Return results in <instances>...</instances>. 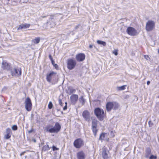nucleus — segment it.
Returning a JSON list of instances; mask_svg holds the SVG:
<instances>
[{"label": "nucleus", "instance_id": "1", "mask_svg": "<svg viewBox=\"0 0 159 159\" xmlns=\"http://www.w3.org/2000/svg\"><path fill=\"white\" fill-rule=\"evenodd\" d=\"M94 114L100 121H102L106 117V113L102 109L96 108L94 110Z\"/></svg>", "mask_w": 159, "mask_h": 159}, {"label": "nucleus", "instance_id": "2", "mask_svg": "<svg viewBox=\"0 0 159 159\" xmlns=\"http://www.w3.org/2000/svg\"><path fill=\"white\" fill-rule=\"evenodd\" d=\"M119 107L118 103L116 102H108L106 104V109L107 111L109 112L112 109L116 110L118 109Z\"/></svg>", "mask_w": 159, "mask_h": 159}, {"label": "nucleus", "instance_id": "3", "mask_svg": "<svg viewBox=\"0 0 159 159\" xmlns=\"http://www.w3.org/2000/svg\"><path fill=\"white\" fill-rule=\"evenodd\" d=\"M49 126H47L46 127V130L47 131L50 133H57L60 131L61 129V125L60 124L57 122L55 123L54 126L51 128H49Z\"/></svg>", "mask_w": 159, "mask_h": 159}, {"label": "nucleus", "instance_id": "4", "mask_svg": "<svg viewBox=\"0 0 159 159\" xmlns=\"http://www.w3.org/2000/svg\"><path fill=\"white\" fill-rule=\"evenodd\" d=\"M11 75L14 77H19L21 75V69L17 66H15L10 69Z\"/></svg>", "mask_w": 159, "mask_h": 159}, {"label": "nucleus", "instance_id": "5", "mask_svg": "<svg viewBox=\"0 0 159 159\" xmlns=\"http://www.w3.org/2000/svg\"><path fill=\"white\" fill-rule=\"evenodd\" d=\"M76 61L72 58H69L67 61V67L69 70H72L75 68L76 65Z\"/></svg>", "mask_w": 159, "mask_h": 159}, {"label": "nucleus", "instance_id": "6", "mask_svg": "<svg viewBox=\"0 0 159 159\" xmlns=\"http://www.w3.org/2000/svg\"><path fill=\"white\" fill-rule=\"evenodd\" d=\"M98 121L96 118L93 119L92 124V129L94 136L96 137L98 129H97Z\"/></svg>", "mask_w": 159, "mask_h": 159}, {"label": "nucleus", "instance_id": "7", "mask_svg": "<svg viewBox=\"0 0 159 159\" xmlns=\"http://www.w3.org/2000/svg\"><path fill=\"white\" fill-rule=\"evenodd\" d=\"M83 140L81 138H78L75 139L74 143V146L76 148H80L84 145Z\"/></svg>", "mask_w": 159, "mask_h": 159}, {"label": "nucleus", "instance_id": "8", "mask_svg": "<svg viewBox=\"0 0 159 159\" xmlns=\"http://www.w3.org/2000/svg\"><path fill=\"white\" fill-rule=\"evenodd\" d=\"M25 107L26 110L28 111H31L32 109V105L30 99L27 97L25 101Z\"/></svg>", "mask_w": 159, "mask_h": 159}, {"label": "nucleus", "instance_id": "9", "mask_svg": "<svg viewBox=\"0 0 159 159\" xmlns=\"http://www.w3.org/2000/svg\"><path fill=\"white\" fill-rule=\"evenodd\" d=\"M155 27V23L152 20H148L146 24V30L147 31L152 30Z\"/></svg>", "mask_w": 159, "mask_h": 159}, {"label": "nucleus", "instance_id": "10", "mask_svg": "<svg viewBox=\"0 0 159 159\" xmlns=\"http://www.w3.org/2000/svg\"><path fill=\"white\" fill-rule=\"evenodd\" d=\"M127 33L131 36H134L137 35L138 33L134 28L132 27H129L126 30Z\"/></svg>", "mask_w": 159, "mask_h": 159}, {"label": "nucleus", "instance_id": "11", "mask_svg": "<svg viewBox=\"0 0 159 159\" xmlns=\"http://www.w3.org/2000/svg\"><path fill=\"white\" fill-rule=\"evenodd\" d=\"M109 151L107 150L106 148L105 147L102 148V154L103 159H110L111 156L109 155Z\"/></svg>", "mask_w": 159, "mask_h": 159}, {"label": "nucleus", "instance_id": "12", "mask_svg": "<svg viewBox=\"0 0 159 159\" xmlns=\"http://www.w3.org/2000/svg\"><path fill=\"white\" fill-rule=\"evenodd\" d=\"M85 55L84 53H80L77 54L75 56V59L78 62L84 61L85 58Z\"/></svg>", "mask_w": 159, "mask_h": 159}, {"label": "nucleus", "instance_id": "13", "mask_svg": "<svg viewBox=\"0 0 159 159\" xmlns=\"http://www.w3.org/2000/svg\"><path fill=\"white\" fill-rule=\"evenodd\" d=\"M79 97L76 94H72L70 97V101L71 104L75 105L77 103Z\"/></svg>", "mask_w": 159, "mask_h": 159}, {"label": "nucleus", "instance_id": "14", "mask_svg": "<svg viewBox=\"0 0 159 159\" xmlns=\"http://www.w3.org/2000/svg\"><path fill=\"white\" fill-rule=\"evenodd\" d=\"M57 74L56 72L53 71H51L50 73H48L46 75V80L49 83L51 82L52 77Z\"/></svg>", "mask_w": 159, "mask_h": 159}, {"label": "nucleus", "instance_id": "15", "mask_svg": "<svg viewBox=\"0 0 159 159\" xmlns=\"http://www.w3.org/2000/svg\"><path fill=\"white\" fill-rule=\"evenodd\" d=\"M76 157L77 159H85L86 155L83 150L80 151L76 153Z\"/></svg>", "mask_w": 159, "mask_h": 159}, {"label": "nucleus", "instance_id": "16", "mask_svg": "<svg viewBox=\"0 0 159 159\" xmlns=\"http://www.w3.org/2000/svg\"><path fill=\"white\" fill-rule=\"evenodd\" d=\"M82 116L83 118L86 121H89L90 118V114L88 110H84L82 113Z\"/></svg>", "mask_w": 159, "mask_h": 159}, {"label": "nucleus", "instance_id": "17", "mask_svg": "<svg viewBox=\"0 0 159 159\" xmlns=\"http://www.w3.org/2000/svg\"><path fill=\"white\" fill-rule=\"evenodd\" d=\"M11 67V64L5 61H3L2 62V68L4 70H8L10 69Z\"/></svg>", "mask_w": 159, "mask_h": 159}, {"label": "nucleus", "instance_id": "18", "mask_svg": "<svg viewBox=\"0 0 159 159\" xmlns=\"http://www.w3.org/2000/svg\"><path fill=\"white\" fill-rule=\"evenodd\" d=\"M6 134L4 135V138L7 139L10 138L12 134V132L11 129L8 128L6 129Z\"/></svg>", "mask_w": 159, "mask_h": 159}, {"label": "nucleus", "instance_id": "19", "mask_svg": "<svg viewBox=\"0 0 159 159\" xmlns=\"http://www.w3.org/2000/svg\"><path fill=\"white\" fill-rule=\"evenodd\" d=\"M30 26V24L26 23L25 24H22L19 26L17 30H20L22 29H26L29 28Z\"/></svg>", "mask_w": 159, "mask_h": 159}, {"label": "nucleus", "instance_id": "20", "mask_svg": "<svg viewBox=\"0 0 159 159\" xmlns=\"http://www.w3.org/2000/svg\"><path fill=\"white\" fill-rule=\"evenodd\" d=\"M145 157L146 158L149 157V155L151 153V150L150 148H147L145 150Z\"/></svg>", "mask_w": 159, "mask_h": 159}, {"label": "nucleus", "instance_id": "21", "mask_svg": "<svg viewBox=\"0 0 159 159\" xmlns=\"http://www.w3.org/2000/svg\"><path fill=\"white\" fill-rule=\"evenodd\" d=\"M85 101V99L84 98L83 96H81L79 98V102L82 105H84Z\"/></svg>", "mask_w": 159, "mask_h": 159}, {"label": "nucleus", "instance_id": "22", "mask_svg": "<svg viewBox=\"0 0 159 159\" xmlns=\"http://www.w3.org/2000/svg\"><path fill=\"white\" fill-rule=\"evenodd\" d=\"M40 39L39 37H37L33 39L32 41L34 44H38L39 43Z\"/></svg>", "mask_w": 159, "mask_h": 159}, {"label": "nucleus", "instance_id": "23", "mask_svg": "<svg viewBox=\"0 0 159 159\" xmlns=\"http://www.w3.org/2000/svg\"><path fill=\"white\" fill-rule=\"evenodd\" d=\"M50 148L49 147V146L48 144L45 145L43 146L42 148V150L43 151H45L47 150H49Z\"/></svg>", "mask_w": 159, "mask_h": 159}, {"label": "nucleus", "instance_id": "24", "mask_svg": "<svg viewBox=\"0 0 159 159\" xmlns=\"http://www.w3.org/2000/svg\"><path fill=\"white\" fill-rule=\"evenodd\" d=\"M126 86V85H123L120 87H117V88L119 91L123 90L125 89V87Z\"/></svg>", "mask_w": 159, "mask_h": 159}, {"label": "nucleus", "instance_id": "25", "mask_svg": "<svg viewBox=\"0 0 159 159\" xmlns=\"http://www.w3.org/2000/svg\"><path fill=\"white\" fill-rule=\"evenodd\" d=\"M97 43L99 44H102L104 46H105L106 44L105 42L99 40H98L97 41Z\"/></svg>", "mask_w": 159, "mask_h": 159}, {"label": "nucleus", "instance_id": "26", "mask_svg": "<svg viewBox=\"0 0 159 159\" xmlns=\"http://www.w3.org/2000/svg\"><path fill=\"white\" fill-rule=\"evenodd\" d=\"M106 133H102L100 136L99 139L101 140H102L105 137V134Z\"/></svg>", "mask_w": 159, "mask_h": 159}, {"label": "nucleus", "instance_id": "27", "mask_svg": "<svg viewBox=\"0 0 159 159\" xmlns=\"http://www.w3.org/2000/svg\"><path fill=\"white\" fill-rule=\"evenodd\" d=\"M68 90L69 91L70 93H75L76 91V90L75 89L70 87H69L68 88Z\"/></svg>", "mask_w": 159, "mask_h": 159}, {"label": "nucleus", "instance_id": "28", "mask_svg": "<svg viewBox=\"0 0 159 159\" xmlns=\"http://www.w3.org/2000/svg\"><path fill=\"white\" fill-rule=\"evenodd\" d=\"M149 158V159H157V157L156 155L154 156L153 155H151Z\"/></svg>", "mask_w": 159, "mask_h": 159}, {"label": "nucleus", "instance_id": "29", "mask_svg": "<svg viewBox=\"0 0 159 159\" xmlns=\"http://www.w3.org/2000/svg\"><path fill=\"white\" fill-rule=\"evenodd\" d=\"M53 107V104L51 102H49L48 105V108L49 109H51Z\"/></svg>", "mask_w": 159, "mask_h": 159}, {"label": "nucleus", "instance_id": "30", "mask_svg": "<svg viewBox=\"0 0 159 159\" xmlns=\"http://www.w3.org/2000/svg\"><path fill=\"white\" fill-rule=\"evenodd\" d=\"M115 131H111L110 132V135L111 137L113 138L115 136Z\"/></svg>", "mask_w": 159, "mask_h": 159}, {"label": "nucleus", "instance_id": "31", "mask_svg": "<svg viewBox=\"0 0 159 159\" xmlns=\"http://www.w3.org/2000/svg\"><path fill=\"white\" fill-rule=\"evenodd\" d=\"M12 129L13 130H16L17 129V126L16 125H14L12 126Z\"/></svg>", "mask_w": 159, "mask_h": 159}, {"label": "nucleus", "instance_id": "32", "mask_svg": "<svg viewBox=\"0 0 159 159\" xmlns=\"http://www.w3.org/2000/svg\"><path fill=\"white\" fill-rule=\"evenodd\" d=\"M52 150L53 151L59 150V148H57V147H56L55 146H53L52 147Z\"/></svg>", "mask_w": 159, "mask_h": 159}, {"label": "nucleus", "instance_id": "33", "mask_svg": "<svg viewBox=\"0 0 159 159\" xmlns=\"http://www.w3.org/2000/svg\"><path fill=\"white\" fill-rule=\"evenodd\" d=\"M59 103L61 106H63V103L62 102V100L61 99H59L58 100Z\"/></svg>", "mask_w": 159, "mask_h": 159}, {"label": "nucleus", "instance_id": "34", "mask_svg": "<svg viewBox=\"0 0 159 159\" xmlns=\"http://www.w3.org/2000/svg\"><path fill=\"white\" fill-rule=\"evenodd\" d=\"M118 51L117 50H115L113 51V53L116 56H117L118 55Z\"/></svg>", "mask_w": 159, "mask_h": 159}, {"label": "nucleus", "instance_id": "35", "mask_svg": "<svg viewBox=\"0 0 159 159\" xmlns=\"http://www.w3.org/2000/svg\"><path fill=\"white\" fill-rule=\"evenodd\" d=\"M144 57L145 59L147 60H149L150 59V58L148 55H144Z\"/></svg>", "mask_w": 159, "mask_h": 159}, {"label": "nucleus", "instance_id": "36", "mask_svg": "<svg viewBox=\"0 0 159 159\" xmlns=\"http://www.w3.org/2000/svg\"><path fill=\"white\" fill-rule=\"evenodd\" d=\"M148 124L149 127H152L153 125V123L150 120L149 121Z\"/></svg>", "mask_w": 159, "mask_h": 159}, {"label": "nucleus", "instance_id": "37", "mask_svg": "<svg viewBox=\"0 0 159 159\" xmlns=\"http://www.w3.org/2000/svg\"><path fill=\"white\" fill-rule=\"evenodd\" d=\"M34 129L32 128L30 130L28 131V132L29 134H30L32 132H34Z\"/></svg>", "mask_w": 159, "mask_h": 159}, {"label": "nucleus", "instance_id": "38", "mask_svg": "<svg viewBox=\"0 0 159 159\" xmlns=\"http://www.w3.org/2000/svg\"><path fill=\"white\" fill-rule=\"evenodd\" d=\"M65 106L63 108V110H66L67 109V102H65Z\"/></svg>", "mask_w": 159, "mask_h": 159}, {"label": "nucleus", "instance_id": "39", "mask_svg": "<svg viewBox=\"0 0 159 159\" xmlns=\"http://www.w3.org/2000/svg\"><path fill=\"white\" fill-rule=\"evenodd\" d=\"M53 66L57 70L58 69V66L57 64H55Z\"/></svg>", "mask_w": 159, "mask_h": 159}, {"label": "nucleus", "instance_id": "40", "mask_svg": "<svg viewBox=\"0 0 159 159\" xmlns=\"http://www.w3.org/2000/svg\"><path fill=\"white\" fill-rule=\"evenodd\" d=\"M49 59H50V60H51V61L53 60V58L52 56V55L50 54L49 55Z\"/></svg>", "mask_w": 159, "mask_h": 159}, {"label": "nucleus", "instance_id": "41", "mask_svg": "<svg viewBox=\"0 0 159 159\" xmlns=\"http://www.w3.org/2000/svg\"><path fill=\"white\" fill-rule=\"evenodd\" d=\"M51 63H52V65H53V66L54 64H55V61H54L53 60H51Z\"/></svg>", "mask_w": 159, "mask_h": 159}, {"label": "nucleus", "instance_id": "42", "mask_svg": "<svg viewBox=\"0 0 159 159\" xmlns=\"http://www.w3.org/2000/svg\"><path fill=\"white\" fill-rule=\"evenodd\" d=\"M150 81H148L147 82V85H148L150 84Z\"/></svg>", "mask_w": 159, "mask_h": 159}, {"label": "nucleus", "instance_id": "43", "mask_svg": "<svg viewBox=\"0 0 159 159\" xmlns=\"http://www.w3.org/2000/svg\"><path fill=\"white\" fill-rule=\"evenodd\" d=\"M93 47V45H89V48H91Z\"/></svg>", "mask_w": 159, "mask_h": 159}, {"label": "nucleus", "instance_id": "44", "mask_svg": "<svg viewBox=\"0 0 159 159\" xmlns=\"http://www.w3.org/2000/svg\"><path fill=\"white\" fill-rule=\"evenodd\" d=\"M157 52L159 54V48L158 49Z\"/></svg>", "mask_w": 159, "mask_h": 159}, {"label": "nucleus", "instance_id": "45", "mask_svg": "<svg viewBox=\"0 0 159 159\" xmlns=\"http://www.w3.org/2000/svg\"><path fill=\"white\" fill-rule=\"evenodd\" d=\"M23 154V153H21L20 154V156H22Z\"/></svg>", "mask_w": 159, "mask_h": 159}]
</instances>
